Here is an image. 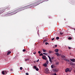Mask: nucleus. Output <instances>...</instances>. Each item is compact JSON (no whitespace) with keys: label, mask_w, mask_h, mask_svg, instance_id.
Instances as JSON below:
<instances>
[{"label":"nucleus","mask_w":75,"mask_h":75,"mask_svg":"<svg viewBox=\"0 0 75 75\" xmlns=\"http://www.w3.org/2000/svg\"><path fill=\"white\" fill-rule=\"evenodd\" d=\"M9 12H10L9 13V14H10V13H14V14H16L17 13V11H18V9H16V10H15L13 12H12L13 10H14V9H13V8H10L9 9Z\"/></svg>","instance_id":"nucleus-1"},{"label":"nucleus","mask_w":75,"mask_h":75,"mask_svg":"<svg viewBox=\"0 0 75 75\" xmlns=\"http://www.w3.org/2000/svg\"><path fill=\"white\" fill-rule=\"evenodd\" d=\"M65 72H71V69L70 68H67L65 70Z\"/></svg>","instance_id":"nucleus-2"},{"label":"nucleus","mask_w":75,"mask_h":75,"mask_svg":"<svg viewBox=\"0 0 75 75\" xmlns=\"http://www.w3.org/2000/svg\"><path fill=\"white\" fill-rule=\"evenodd\" d=\"M42 58L43 59H45V60H46L47 59V57H46V56L45 55L43 56H42Z\"/></svg>","instance_id":"nucleus-3"},{"label":"nucleus","mask_w":75,"mask_h":75,"mask_svg":"<svg viewBox=\"0 0 75 75\" xmlns=\"http://www.w3.org/2000/svg\"><path fill=\"white\" fill-rule=\"evenodd\" d=\"M5 9H4V10H0V14L3 13L4 11V10H5Z\"/></svg>","instance_id":"nucleus-4"},{"label":"nucleus","mask_w":75,"mask_h":75,"mask_svg":"<svg viewBox=\"0 0 75 75\" xmlns=\"http://www.w3.org/2000/svg\"><path fill=\"white\" fill-rule=\"evenodd\" d=\"M70 60L72 61V62H75V59H70Z\"/></svg>","instance_id":"nucleus-5"},{"label":"nucleus","mask_w":75,"mask_h":75,"mask_svg":"<svg viewBox=\"0 0 75 75\" xmlns=\"http://www.w3.org/2000/svg\"><path fill=\"white\" fill-rule=\"evenodd\" d=\"M30 60V59L29 58H27V59H25V61H29Z\"/></svg>","instance_id":"nucleus-6"},{"label":"nucleus","mask_w":75,"mask_h":75,"mask_svg":"<svg viewBox=\"0 0 75 75\" xmlns=\"http://www.w3.org/2000/svg\"><path fill=\"white\" fill-rule=\"evenodd\" d=\"M54 51H55V52H58L59 51V50L58 49H56Z\"/></svg>","instance_id":"nucleus-7"},{"label":"nucleus","mask_w":75,"mask_h":75,"mask_svg":"<svg viewBox=\"0 0 75 75\" xmlns=\"http://www.w3.org/2000/svg\"><path fill=\"white\" fill-rule=\"evenodd\" d=\"M61 57L62 58H65V56L64 55H61Z\"/></svg>","instance_id":"nucleus-8"},{"label":"nucleus","mask_w":75,"mask_h":75,"mask_svg":"<svg viewBox=\"0 0 75 75\" xmlns=\"http://www.w3.org/2000/svg\"><path fill=\"white\" fill-rule=\"evenodd\" d=\"M53 72H58V70H57L55 69H54L53 70Z\"/></svg>","instance_id":"nucleus-9"},{"label":"nucleus","mask_w":75,"mask_h":75,"mask_svg":"<svg viewBox=\"0 0 75 75\" xmlns=\"http://www.w3.org/2000/svg\"><path fill=\"white\" fill-rule=\"evenodd\" d=\"M11 53V51H9L8 52V53L7 54V55H8Z\"/></svg>","instance_id":"nucleus-10"},{"label":"nucleus","mask_w":75,"mask_h":75,"mask_svg":"<svg viewBox=\"0 0 75 75\" xmlns=\"http://www.w3.org/2000/svg\"><path fill=\"white\" fill-rule=\"evenodd\" d=\"M55 54L57 55L58 56V57H59V54H58V53H55Z\"/></svg>","instance_id":"nucleus-11"},{"label":"nucleus","mask_w":75,"mask_h":75,"mask_svg":"<svg viewBox=\"0 0 75 75\" xmlns=\"http://www.w3.org/2000/svg\"><path fill=\"white\" fill-rule=\"evenodd\" d=\"M52 52V51L49 50L48 52V53L49 54H51V53Z\"/></svg>","instance_id":"nucleus-12"},{"label":"nucleus","mask_w":75,"mask_h":75,"mask_svg":"<svg viewBox=\"0 0 75 75\" xmlns=\"http://www.w3.org/2000/svg\"><path fill=\"white\" fill-rule=\"evenodd\" d=\"M47 63H45L43 65L45 66V67H47Z\"/></svg>","instance_id":"nucleus-13"},{"label":"nucleus","mask_w":75,"mask_h":75,"mask_svg":"<svg viewBox=\"0 0 75 75\" xmlns=\"http://www.w3.org/2000/svg\"><path fill=\"white\" fill-rule=\"evenodd\" d=\"M2 74L3 75H4L5 73H4V71H3L2 72Z\"/></svg>","instance_id":"nucleus-14"},{"label":"nucleus","mask_w":75,"mask_h":75,"mask_svg":"<svg viewBox=\"0 0 75 75\" xmlns=\"http://www.w3.org/2000/svg\"><path fill=\"white\" fill-rule=\"evenodd\" d=\"M64 34V33L63 32H60V35H62Z\"/></svg>","instance_id":"nucleus-15"},{"label":"nucleus","mask_w":75,"mask_h":75,"mask_svg":"<svg viewBox=\"0 0 75 75\" xmlns=\"http://www.w3.org/2000/svg\"><path fill=\"white\" fill-rule=\"evenodd\" d=\"M44 55L42 53H41L40 54H39V56H42Z\"/></svg>","instance_id":"nucleus-16"},{"label":"nucleus","mask_w":75,"mask_h":75,"mask_svg":"<svg viewBox=\"0 0 75 75\" xmlns=\"http://www.w3.org/2000/svg\"><path fill=\"white\" fill-rule=\"evenodd\" d=\"M33 68L34 69H36L37 68V67H36V66H33Z\"/></svg>","instance_id":"nucleus-17"},{"label":"nucleus","mask_w":75,"mask_h":75,"mask_svg":"<svg viewBox=\"0 0 75 75\" xmlns=\"http://www.w3.org/2000/svg\"><path fill=\"white\" fill-rule=\"evenodd\" d=\"M36 71H39V69H38V68H37L36 69Z\"/></svg>","instance_id":"nucleus-18"},{"label":"nucleus","mask_w":75,"mask_h":75,"mask_svg":"<svg viewBox=\"0 0 75 75\" xmlns=\"http://www.w3.org/2000/svg\"><path fill=\"white\" fill-rule=\"evenodd\" d=\"M48 60H47L46 61V64H48Z\"/></svg>","instance_id":"nucleus-19"},{"label":"nucleus","mask_w":75,"mask_h":75,"mask_svg":"<svg viewBox=\"0 0 75 75\" xmlns=\"http://www.w3.org/2000/svg\"><path fill=\"white\" fill-rule=\"evenodd\" d=\"M4 72L5 74H7V72L6 71H4Z\"/></svg>","instance_id":"nucleus-20"},{"label":"nucleus","mask_w":75,"mask_h":75,"mask_svg":"<svg viewBox=\"0 0 75 75\" xmlns=\"http://www.w3.org/2000/svg\"><path fill=\"white\" fill-rule=\"evenodd\" d=\"M45 45H47V44H48V45H49V43H48L47 42H46L45 43Z\"/></svg>","instance_id":"nucleus-21"},{"label":"nucleus","mask_w":75,"mask_h":75,"mask_svg":"<svg viewBox=\"0 0 75 75\" xmlns=\"http://www.w3.org/2000/svg\"><path fill=\"white\" fill-rule=\"evenodd\" d=\"M42 50L44 52H46V50H45L44 49H43Z\"/></svg>","instance_id":"nucleus-22"},{"label":"nucleus","mask_w":75,"mask_h":75,"mask_svg":"<svg viewBox=\"0 0 75 75\" xmlns=\"http://www.w3.org/2000/svg\"><path fill=\"white\" fill-rule=\"evenodd\" d=\"M49 61H50V62H52V61L51 60V58L49 59Z\"/></svg>","instance_id":"nucleus-23"},{"label":"nucleus","mask_w":75,"mask_h":75,"mask_svg":"<svg viewBox=\"0 0 75 75\" xmlns=\"http://www.w3.org/2000/svg\"><path fill=\"white\" fill-rule=\"evenodd\" d=\"M59 38L58 37H56V40H59Z\"/></svg>","instance_id":"nucleus-24"},{"label":"nucleus","mask_w":75,"mask_h":75,"mask_svg":"<svg viewBox=\"0 0 75 75\" xmlns=\"http://www.w3.org/2000/svg\"><path fill=\"white\" fill-rule=\"evenodd\" d=\"M68 40H71L72 39V38L71 37L69 38H68Z\"/></svg>","instance_id":"nucleus-25"},{"label":"nucleus","mask_w":75,"mask_h":75,"mask_svg":"<svg viewBox=\"0 0 75 75\" xmlns=\"http://www.w3.org/2000/svg\"><path fill=\"white\" fill-rule=\"evenodd\" d=\"M59 64V62H58L56 63V65H58V64Z\"/></svg>","instance_id":"nucleus-26"},{"label":"nucleus","mask_w":75,"mask_h":75,"mask_svg":"<svg viewBox=\"0 0 75 75\" xmlns=\"http://www.w3.org/2000/svg\"><path fill=\"white\" fill-rule=\"evenodd\" d=\"M20 69H21V70H22V69H23V68L22 67H21L20 68Z\"/></svg>","instance_id":"nucleus-27"},{"label":"nucleus","mask_w":75,"mask_h":75,"mask_svg":"<svg viewBox=\"0 0 75 75\" xmlns=\"http://www.w3.org/2000/svg\"><path fill=\"white\" fill-rule=\"evenodd\" d=\"M67 61V62H69V60L68 59H67L66 60Z\"/></svg>","instance_id":"nucleus-28"},{"label":"nucleus","mask_w":75,"mask_h":75,"mask_svg":"<svg viewBox=\"0 0 75 75\" xmlns=\"http://www.w3.org/2000/svg\"><path fill=\"white\" fill-rule=\"evenodd\" d=\"M25 49H23V52H25Z\"/></svg>","instance_id":"nucleus-29"},{"label":"nucleus","mask_w":75,"mask_h":75,"mask_svg":"<svg viewBox=\"0 0 75 75\" xmlns=\"http://www.w3.org/2000/svg\"><path fill=\"white\" fill-rule=\"evenodd\" d=\"M38 54H40V53H41V52H40V51H39L38 52Z\"/></svg>","instance_id":"nucleus-30"},{"label":"nucleus","mask_w":75,"mask_h":75,"mask_svg":"<svg viewBox=\"0 0 75 75\" xmlns=\"http://www.w3.org/2000/svg\"><path fill=\"white\" fill-rule=\"evenodd\" d=\"M39 59H38V60H37V61H36V62H39Z\"/></svg>","instance_id":"nucleus-31"},{"label":"nucleus","mask_w":75,"mask_h":75,"mask_svg":"<svg viewBox=\"0 0 75 75\" xmlns=\"http://www.w3.org/2000/svg\"><path fill=\"white\" fill-rule=\"evenodd\" d=\"M51 67L52 68H53V65H52L51 66Z\"/></svg>","instance_id":"nucleus-32"},{"label":"nucleus","mask_w":75,"mask_h":75,"mask_svg":"<svg viewBox=\"0 0 75 75\" xmlns=\"http://www.w3.org/2000/svg\"><path fill=\"white\" fill-rule=\"evenodd\" d=\"M26 75H28V73H26Z\"/></svg>","instance_id":"nucleus-33"},{"label":"nucleus","mask_w":75,"mask_h":75,"mask_svg":"<svg viewBox=\"0 0 75 75\" xmlns=\"http://www.w3.org/2000/svg\"><path fill=\"white\" fill-rule=\"evenodd\" d=\"M48 58H49V59L51 58V57L50 56H48Z\"/></svg>","instance_id":"nucleus-34"},{"label":"nucleus","mask_w":75,"mask_h":75,"mask_svg":"<svg viewBox=\"0 0 75 75\" xmlns=\"http://www.w3.org/2000/svg\"><path fill=\"white\" fill-rule=\"evenodd\" d=\"M54 40V38H53L52 39V41H53V40Z\"/></svg>","instance_id":"nucleus-35"},{"label":"nucleus","mask_w":75,"mask_h":75,"mask_svg":"<svg viewBox=\"0 0 75 75\" xmlns=\"http://www.w3.org/2000/svg\"><path fill=\"white\" fill-rule=\"evenodd\" d=\"M64 60H65V61H67V59H64Z\"/></svg>","instance_id":"nucleus-36"},{"label":"nucleus","mask_w":75,"mask_h":75,"mask_svg":"<svg viewBox=\"0 0 75 75\" xmlns=\"http://www.w3.org/2000/svg\"><path fill=\"white\" fill-rule=\"evenodd\" d=\"M55 47H57V45H55Z\"/></svg>","instance_id":"nucleus-37"},{"label":"nucleus","mask_w":75,"mask_h":75,"mask_svg":"<svg viewBox=\"0 0 75 75\" xmlns=\"http://www.w3.org/2000/svg\"><path fill=\"white\" fill-rule=\"evenodd\" d=\"M43 53V54H44L45 55L47 54H46V53Z\"/></svg>","instance_id":"nucleus-38"},{"label":"nucleus","mask_w":75,"mask_h":75,"mask_svg":"<svg viewBox=\"0 0 75 75\" xmlns=\"http://www.w3.org/2000/svg\"><path fill=\"white\" fill-rule=\"evenodd\" d=\"M53 75H57V74L55 73L54 74H53Z\"/></svg>","instance_id":"nucleus-39"},{"label":"nucleus","mask_w":75,"mask_h":75,"mask_svg":"<svg viewBox=\"0 0 75 75\" xmlns=\"http://www.w3.org/2000/svg\"><path fill=\"white\" fill-rule=\"evenodd\" d=\"M36 52H35L33 53V54H35Z\"/></svg>","instance_id":"nucleus-40"},{"label":"nucleus","mask_w":75,"mask_h":75,"mask_svg":"<svg viewBox=\"0 0 75 75\" xmlns=\"http://www.w3.org/2000/svg\"><path fill=\"white\" fill-rule=\"evenodd\" d=\"M69 49H71V47H69Z\"/></svg>","instance_id":"nucleus-41"},{"label":"nucleus","mask_w":75,"mask_h":75,"mask_svg":"<svg viewBox=\"0 0 75 75\" xmlns=\"http://www.w3.org/2000/svg\"><path fill=\"white\" fill-rule=\"evenodd\" d=\"M52 59H54V57H52Z\"/></svg>","instance_id":"nucleus-42"},{"label":"nucleus","mask_w":75,"mask_h":75,"mask_svg":"<svg viewBox=\"0 0 75 75\" xmlns=\"http://www.w3.org/2000/svg\"><path fill=\"white\" fill-rule=\"evenodd\" d=\"M45 41H46L45 40H44V42H45Z\"/></svg>","instance_id":"nucleus-43"},{"label":"nucleus","mask_w":75,"mask_h":75,"mask_svg":"<svg viewBox=\"0 0 75 75\" xmlns=\"http://www.w3.org/2000/svg\"><path fill=\"white\" fill-rule=\"evenodd\" d=\"M71 69H72V68L71 67Z\"/></svg>","instance_id":"nucleus-44"},{"label":"nucleus","mask_w":75,"mask_h":75,"mask_svg":"<svg viewBox=\"0 0 75 75\" xmlns=\"http://www.w3.org/2000/svg\"><path fill=\"white\" fill-rule=\"evenodd\" d=\"M41 0H39V1H41Z\"/></svg>","instance_id":"nucleus-45"},{"label":"nucleus","mask_w":75,"mask_h":75,"mask_svg":"<svg viewBox=\"0 0 75 75\" xmlns=\"http://www.w3.org/2000/svg\"><path fill=\"white\" fill-rule=\"evenodd\" d=\"M32 5V4H31L30 5Z\"/></svg>","instance_id":"nucleus-46"}]
</instances>
